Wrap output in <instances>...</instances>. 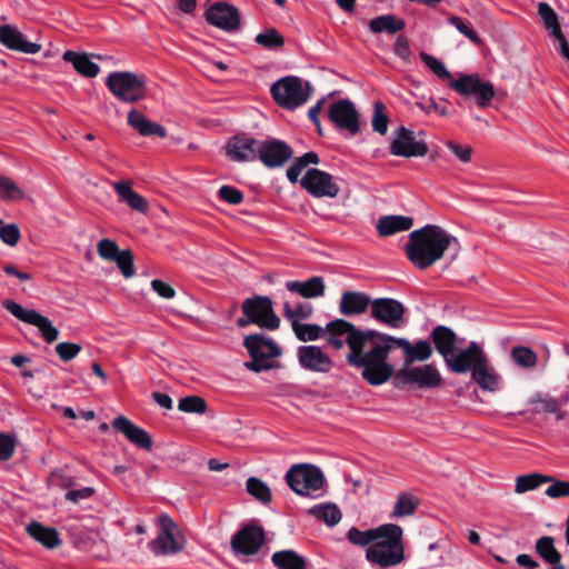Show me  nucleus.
I'll return each instance as SVG.
<instances>
[{
    "instance_id": "29",
    "label": "nucleus",
    "mask_w": 569,
    "mask_h": 569,
    "mask_svg": "<svg viewBox=\"0 0 569 569\" xmlns=\"http://www.w3.org/2000/svg\"><path fill=\"white\" fill-rule=\"evenodd\" d=\"M286 288L290 292L300 295L303 298H319L325 295V282L321 277H312L306 281H287Z\"/></svg>"
},
{
    "instance_id": "42",
    "label": "nucleus",
    "mask_w": 569,
    "mask_h": 569,
    "mask_svg": "<svg viewBox=\"0 0 569 569\" xmlns=\"http://www.w3.org/2000/svg\"><path fill=\"white\" fill-rule=\"evenodd\" d=\"M417 507H418V501L415 500L411 495L399 493L397 497V500L393 505L390 518L398 519V518L411 516L415 513Z\"/></svg>"
},
{
    "instance_id": "41",
    "label": "nucleus",
    "mask_w": 569,
    "mask_h": 569,
    "mask_svg": "<svg viewBox=\"0 0 569 569\" xmlns=\"http://www.w3.org/2000/svg\"><path fill=\"white\" fill-rule=\"evenodd\" d=\"M291 327L296 337L303 342L315 341L325 337V328L315 323L293 321Z\"/></svg>"
},
{
    "instance_id": "6",
    "label": "nucleus",
    "mask_w": 569,
    "mask_h": 569,
    "mask_svg": "<svg viewBox=\"0 0 569 569\" xmlns=\"http://www.w3.org/2000/svg\"><path fill=\"white\" fill-rule=\"evenodd\" d=\"M288 486L300 496L319 498L325 493L326 480L322 471L312 465L292 466L286 473Z\"/></svg>"
},
{
    "instance_id": "62",
    "label": "nucleus",
    "mask_w": 569,
    "mask_h": 569,
    "mask_svg": "<svg viewBox=\"0 0 569 569\" xmlns=\"http://www.w3.org/2000/svg\"><path fill=\"white\" fill-rule=\"evenodd\" d=\"M393 51H395V53L399 58H401L403 60H409L410 59L411 49H410V46H409V41H408V39L405 36H399L396 39V42H395V46H393Z\"/></svg>"
},
{
    "instance_id": "25",
    "label": "nucleus",
    "mask_w": 569,
    "mask_h": 569,
    "mask_svg": "<svg viewBox=\"0 0 569 569\" xmlns=\"http://www.w3.org/2000/svg\"><path fill=\"white\" fill-rule=\"evenodd\" d=\"M371 303V298L365 292L345 291L339 301V312L346 317L361 315Z\"/></svg>"
},
{
    "instance_id": "35",
    "label": "nucleus",
    "mask_w": 569,
    "mask_h": 569,
    "mask_svg": "<svg viewBox=\"0 0 569 569\" xmlns=\"http://www.w3.org/2000/svg\"><path fill=\"white\" fill-rule=\"evenodd\" d=\"M27 532L30 537L49 549L58 547L61 542L59 533L54 528L42 526L39 522H31L27 527Z\"/></svg>"
},
{
    "instance_id": "18",
    "label": "nucleus",
    "mask_w": 569,
    "mask_h": 569,
    "mask_svg": "<svg viewBox=\"0 0 569 569\" xmlns=\"http://www.w3.org/2000/svg\"><path fill=\"white\" fill-rule=\"evenodd\" d=\"M206 20L224 31H234L240 27V16L237 8L224 2L212 4L206 12Z\"/></svg>"
},
{
    "instance_id": "24",
    "label": "nucleus",
    "mask_w": 569,
    "mask_h": 569,
    "mask_svg": "<svg viewBox=\"0 0 569 569\" xmlns=\"http://www.w3.org/2000/svg\"><path fill=\"white\" fill-rule=\"evenodd\" d=\"M112 427L120 433H122L131 443L139 448L149 450L152 446V441L147 431L136 426L132 421L123 416L117 417L112 421Z\"/></svg>"
},
{
    "instance_id": "54",
    "label": "nucleus",
    "mask_w": 569,
    "mask_h": 569,
    "mask_svg": "<svg viewBox=\"0 0 569 569\" xmlns=\"http://www.w3.org/2000/svg\"><path fill=\"white\" fill-rule=\"evenodd\" d=\"M448 22L457 28V30L466 36L468 39H470L472 42L478 43L480 41L479 34L477 31L471 27V24L456 16H452L448 19Z\"/></svg>"
},
{
    "instance_id": "1",
    "label": "nucleus",
    "mask_w": 569,
    "mask_h": 569,
    "mask_svg": "<svg viewBox=\"0 0 569 569\" xmlns=\"http://www.w3.org/2000/svg\"><path fill=\"white\" fill-rule=\"evenodd\" d=\"M325 337L328 345L336 350L348 346V363L361 369L362 378L369 383L370 372L373 367H378L377 360L383 350L385 339L381 333L373 330L361 331L347 320L336 319L327 323Z\"/></svg>"
},
{
    "instance_id": "61",
    "label": "nucleus",
    "mask_w": 569,
    "mask_h": 569,
    "mask_svg": "<svg viewBox=\"0 0 569 569\" xmlns=\"http://www.w3.org/2000/svg\"><path fill=\"white\" fill-rule=\"evenodd\" d=\"M451 152L462 162H468L471 158L472 149L470 146H463L453 141L447 143Z\"/></svg>"
},
{
    "instance_id": "57",
    "label": "nucleus",
    "mask_w": 569,
    "mask_h": 569,
    "mask_svg": "<svg viewBox=\"0 0 569 569\" xmlns=\"http://www.w3.org/2000/svg\"><path fill=\"white\" fill-rule=\"evenodd\" d=\"M0 239L10 247L17 246L20 240V230L16 223H9L0 227Z\"/></svg>"
},
{
    "instance_id": "36",
    "label": "nucleus",
    "mask_w": 569,
    "mask_h": 569,
    "mask_svg": "<svg viewBox=\"0 0 569 569\" xmlns=\"http://www.w3.org/2000/svg\"><path fill=\"white\" fill-rule=\"evenodd\" d=\"M292 183L299 181L302 189L310 194L322 198H333L339 192V187L333 180H290Z\"/></svg>"
},
{
    "instance_id": "30",
    "label": "nucleus",
    "mask_w": 569,
    "mask_h": 569,
    "mask_svg": "<svg viewBox=\"0 0 569 569\" xmlns=\"http://www.w3.org/2000/svg\"><path fill=\"white\" fill-rule=\"evenodd\" d=\"M113 188L118 193L121 201L126 202L131 209L137 210L139 212H147L148 202L146 199L133 191L131 184L126 180H119L114 182Z\"/></svg>"
},
{
    "instance_id": "33",
    "label": "nucleus",
    "mask_w": 569,
    "mask_h": 569,
    "mask_svg": "<svg viewBox=\"0 0 569 569\" xmlns=\"http://www.w3.org/2000/svg\"><path fill=\"white\" fill-rule=\"evenodd\" d=\"M431 338L436 350L443 357L445 360L452 355L455 351L457 338L451 329L443 326H438L432 330Z\"/></svg>"
},
{
    "instance_id": "14",
    "label": "nucleus",
    "mask_w": 569,
    "mask_h": 569,
    "mask_svg": "<svg viewBox=\"0 0 569 569\" xmlns=\"http://www.w3.org/2000/svg\"><path fill=\"white\" fill-rule=\"evenodd\" d=\"M299 366L307 371L328 373L333 368L331 357L319 346L306 345L297 349Z\"/></svg>"
},
{
    "instance_id": "21",
    "label": "nucleus",
    "mask_w": 569,
    "mask_h": 569,
    "mask_svg": "<svg viewBox=\"0 0 569 569\" xmlns=\"http://www.w3.org/2000/svg\"><path fill=\"white\" fill-rule=\"evenodd\" d=\"M0 42L9 50L28 54H34L41 50L39 43L28 41L23 33L11 24H1Z\"/></svg>"
},
{
    "instance_id": "11",
    "label": "nucleus",
    "mask_w": 569,
    "mask_h": 569,
    "mask_svg": "<svg viewBox=\"0 0 569 569\" xmlns=\"http://www.w3.org/2000/svg\"><path fill=\"white\" fill-rule=\"evenodd\" d=\"M423 136V131L416 133L406 127H400L391 142L390 152L403 158L425 157L429 148Z\"/></svg>"
},
{
    "instance_id": "53",
    "label": "nucleus",
    "mask_w": 569,
    "mask_h": 569,
    "mask_svg": "<svg viewBox=\"0 0 569 569\" xmlns=\"http://www.w3.org/2000/svg\"><path fill=\"white\" fill-rule=\"evenodd\" d=\"M124 278L134 276L133 256L130 250H122L113 260Z\"/></svg>"
},
{
    "instance_id": "4",
    "label": "nucleus",
    "mask_w": 569,
    "mask_h": 569,
    "mask_svg": "<svg viewBox=\"0 0 569 569\" xmlns=\"http://www.w3.org/2000/svg\"><path fill=\"white\" fill-rule=\"evenodd\" d=\"M381 338L385 339V345L382 346L383 350L380 352V358L377 360L379 361V367H373V370L370 372L372 373L369 379V385L371 386H380L387 382L393 375L395 368L387 359L389 352L395 347L402 349L406 365H410L415 361H425L432 355L431 345L426 340H418L411 343L405 338H395L385 333H381Z\"/></svg>"
},
{
    "instance_id": "64",
    "label": "nucleus",
    "mask_w": 569,
    "mask_h": 569,
    "mask_svg": "<svg viewBox=\"0 0 569 569\" xmlns=\"http://www.w3.org/2000/svg\"><path fill=\"white\" fill-rule=\"evenodd\" d=\"M94 493L93 488L83 487L76 490H69L66 493V499L72 502H79L81 500L89 499Z\"/></svg>"
},
{
    "instance_id": "43",
    "label": "nucleus",
    "mask_w": 569,
    "mask_h": 569,
    "mask_svg": "<svg viewBox=\"0 0 569 569\" xmlns=\"http://www.w3.org/2000/svg\"><path fill=\"white\" fill-rule=\"evenodd\" d=\"M320 161L319 156L315 151H309L297 157L291 166L288 168L286 178H299V176L308 169L310 164H318Z\"/></svg>"
},
{
    "instance_id": "51",
    "label": "nucleus",
    "mask_w": 569,
    "mask_h": 569,
    "mask_svg": "<svg viewBox=\"0 0 569 569\" xmlns=\"http://www.w3.org/2000/svg\"><path fill=\"white\" fill-rule=\"evenodd\" d=\"M284 317L293 323V321H299L300 319H307L312 313V306L308 302H302L297 305L296 308H292L289 302H284L283 305Z\"/></svg>"
},
{
    "instance_id": "10",
    "label": "nucleus",
    "mask_w": 569,
    "mask_h": 569,
    "mask_svg": "<svg viewBox=\"0 0 569 569\" xmlns=\"http://www.w3.org/2000/svg\"><path fill=\"white\" fill-rule=\"evenodd\" d=\"M159 533L152 541V551L157 555H172L183 548L184 539L178 525L166 513L158 517Z\"/></svg>"
},
{
    "instance_id": "3",
    "label": "nucleus",
    "mask_w": 569,
    "mask_h": 569,
    "mask_svg": "<svg viewBox=\"0 0 569 569\" xmlns=\"http://www.w3.org/2000/svg\"><path fill=\"white\" fill-rule=\"evenodd\" d=\"M456 238L439 226L428 224L410 233L406 246L408 259L419 269L438 261Z\"/></svg>"
},
{
    "instance_id": "2",
    "label": "nucleus",
    "mask_w": 569,
    "mask_h": 569,
    "mask_svg": "<svg viewBox=\"0 0 569 569\" xmlns=\"http://www.w3.org/2000/svg\"><path fill=\"white\" fill-rule=\"evenodd\" d=\"M347 537L353 545L367 547L366 559L377 568H393L407 559L403 529L399 525L383 523L368 530L352 527Z\"/></svg>"
},
{
    "instance_id": "5",
    "label": "nucleus",
    "mask_w": 569,
    "mask_h": 569,
    "mask_svg": "<svg viewBox=\"0 0 569 569\" xmlns=\"http://www.w3.org/2000/svg\"><path fill=\"white\" fill-rule=\"evenodd\" d=\"M243 346L251 357L250 361L244 362V367L253 372L274 368V359L282 355L280 346L263 333L247 336Z\"/></svg>"
},
{
    "instance_id": "59",
    "label": "nucleus",
    "mask_w": 569,
    "mask_h": 569,
    "mask_svg": "<svg viewBox=\"0 0 569 569\" xmlns=\"http://www.w3.org/2000/svg\"><path fill=\"white\" fill-rule=\"evenodd\" d=\"M552 483L546 489V495L550 498L569 497V481H551Z\"/></svg>"
},
{
    "instance_id": "17",
    "label": "nucleus",
    "mask_w": 569,
    "mask_h": 569,
    "mask_svg": "<svg viewBox=\"0 0 569 569\" xmlns=\"http://www.w3.org/2000/svg\"><path fill=\"white\" fill-rule=\"evenodd\" d=\"M292 148L281 140H266L258 147V158L268 168H281L292 158Z\"/></svg>"
},
{
    "instance_id": "40",
    "label": "nucleus",
    "mask_w": 569,
    "mask_h": 569,
    "mask_svg": "<svg viewBox=\"0 0 569 569\" xmlns=\"http://www.w3.org/2000/svg\"><path fill=\"white\" fill-rule=\"evenodd\" d=\"M271 559L278 569H305V559L293 550L277 551Z\"/></svg>"
},
{
    "instance_id": "56",
    "label": "nucleus",
    "mask_w": 569,
    "mask_h": 569,
    "mask_svg": "<svg viewBox=\"0 0 569 569\" xmlns=\"http://www.w3.org/2000/svg\"><path fill=\"white\" fill-rule=\"evenodd\" d=\"M56 352L59 356V358L68 362L72 359H74L81 351V346L74 342H59L56 345Z\"/></svg>"
},
{
    "instance_id": "12",
    "label": "nucleus",
    "mask_w": 569,
    "mask_h": 569,
    "mask_svg": "<svg viewBox=\"0 0 569 569\" xmlns=\"http://www.w3.org/2000/svg\"><path fill=\"white\" fill-rule=\"evenodd\" d=\"M242 312L260 328L276 330L280 326V318L274 313L272 301L268 297L257 296L246 299L242 303Z\"/></svg>"
},
{
    "instance_id": "38",
    "label": "nucleus",
    "mask_w": 569,
    "mask_h": 569,
    "mask_svg": "<svg viewBox=\"0 0 569 569\" xmlns=\"http://www.w3.org/2000/svg\"><path fill=\"white\" fill-rule=\"evenodd\" d=\"M536 552L541 559L551 566L558 565L561 561V555L555 547L552 537L545 536L539 538L535 545Z\"/></svg>"
},
{
    "instance_id": "45",
    "label": "nucleus",
    "mask_w": 569,
    "mask_h": 569,
    "mask_svg": "<svg viewBox=\"0 0 569 569\" xmlns=\"http://www.w3.org/2000/svg\"><path fill=\"white\" fill-rule=\"evenodd\" d=\"M246 489L249 495L254 497L263 505H268L272 499L270 488L259 478L250 477L246 482Z\"/></svg>"
},
{
    "instance_id": "26",
    "label": "nucleus",
    "mask_w": 569,
    "mask_h": 569,
    "mask_svg": "<svg viewBox=\"0 0 569 569\" xmlns=\"http://www.w3.org/2000/svg\"><path fill=\"white\" fill-rule=\"evenodd\" d=\"M128 124L134 129L142 137L157 136L159 138H166V129L153 121L147 119V117L137 109H131L127 116Z\"/></svg>"
},
{
    "instance_id": "16",
    "label": "nucleus",
    "mask_w": 569,
    "mask_h": 569,
    "mask_svg": "<svg viewBox=\"0 0 569 569\" xmlns=\"http://www.w3.org/2000/svg\"><path fill=\"white\" fill-rule=\"evenodd\" d=\"M405 308L402 303L391 298L372 300L371 316L375 320L391 328H399L403 323Z\"/></svg>"
},
{
    "instance_id": "58",
    "label": "nucleus",
    "mask_w": 569,
    "mask_h": 569,
    "mask_svg": "<svg viewBox=\"0 0 569 569\" xmlns=\"http://www.w3.org/2000/svg\"><path fill=\"white\" fill-rule=\"evenodd\" d=\"M16 449V438L0 432V461L9 460Z\"/></svg>"
},
{
    "instance_id": "28",
    "label": "nucleus",
    "mask_w": 569,
    "mask_h": 569,
    "mask_svg": "<svg viewBox=\"0 0 569 569\" xmlns=\"http://www.w3.org/2000/svg\"><path fill=\"white\" fill-rule=\"evenodd\" d=\"M472 378L482 390L493 392L500 388V376L488 365L486 358L473 367Z\"/></svg>"
},
{
    "instance_id": "9",
    "label": "nucleus",
    "mask_w": 569,
    "mask_h": 569,
    "mask_svg": "<svg viewBox=\"0 0 569 569\" xmlns=\"http://www.w3.org/2000/svg\"><path fill=\"white\" fill-rule=\"evenodd\" d=\"M449 88L465 98H475L479 108L489 107L495 97V89L490 81L483 80L478 73L460 74L448 83Z\"/></svg>"
},
{
    "instance_id": "48",
    "label": "nucleus",
    "mask_w": 569,
    "mask_h": 569,
    "mask_svg": "<svg viewBox=\"0 0 569 569\" xmlns=\"http://www.w3.org/2000/svg\"><path fill=\"white\" fill-rule=\"evenodd\" d=\"M254 41L266 49L281 48L284 44V38L274 28L258 33Z\"/></svg>"
},
{
    "instance_id": "22",
    "label": "nucleus",
    "mask_w": 569,
    "mask_h": 569,
    "mask_svg": "<svg viewBox=\"0 0 569 569\" xmlns=\"http://www.w3.org/2000/svg\"><path fill=\"white\" fill-rule=\"evenodd\" d=\"M264 541L263 530L259 527H244L231 540L236 553L254 555Z\"/></svg>"
},
{
    "instance_id": "63",
    "label": "nucleus",
    "mask_w": 569,
    "mask_h": 569,
    "mask_svg": "<svg viewBox=\"0 0 569 569\" xmlns=\"http://www.w3.org/2000/svg\"><path fill=\"white\" fill-rule=\"evenodd\" d=\"M151 288L154 292H157L161 298L171 299L174 297V289L167 282L162 280H152Z\"/></svg>"
},
{
    "instance_id": "39",
    "label": "nucleus",
    "mask_w": 569,
    "mask_h": 569,
    "mask_svg": "<svg viewBox=\"0 0 569 569\" xmlns=\"http://www.w3.org/2000/svg\"><path fill=\"white\" fill-rule=\"evenodd\" d=\"M551 481L552 477L541 473L521 475L516 478L515 492L521 495Z\"/></svg>"
},
{
    "instance_id": "49",
    "label": "nucleus",
    "mask_w": 569,
    "mask_h": 569,
    "mask_svg": "<svg viewBox=\"0 0 569 569\" xmlns=\"http://www.w3.org/2000/svg\"><path fill=\"white\" fill-rule=\"evenodd\" d=\"M511 358L518 366L523 368H533L537 363V355L527 347L512 348Z\"/></svg>"
},
{
    "instance_id": "15",
    "label": "nucleus",
    "mask_w": 569,
    "mask_h": 569,
    "mask_svg": "<svg viewBox=\"0 0 569 569\" xmlns=\"http://www.w3.org/2000/svg\"><path fill=\"white\" fill-rule=\"evenodd\" d=\"M329 120L339 129L356 134L359 131V113L348 99L333 102L328 110Z\"/></svg>"
},
{
    "instance_id": "60",
    "label": "nucleus",
    "mask_w": 569,
    "mask_h": 569,
    "mask_svg": "<svg viewBox=\"0 0 569 569\" xmlns=\"http://www.w3.org/2000/svg\"><path fill=\"white\" fill-rule=\"evenodd\" d=\"M219 197L230 203V204H238L242 201V193L241 191H239L238 189H236L234 187H230V186H222L220 189H219Z\"/></svg>"
},
{
    "instance_id": "44",
    "label": "nucleus",
    "mask_w": 569,
    "mask_h": 569,
    "mask_svg": "<svg viewBox=\"0 0 569 569\" xmlns=\"http://www.w3.org/2000/svg\"><path fill=\"white\" fill-rule=\"evenodd\" d=\"M0 199L4 201H20L29 199L28 191L16 180H0Z\"/></svg>"
},
{
    "instance_id": "37",
    "label": "nucleus",
    "mask_w": 569,
    "mask_h": 569,
    "mask_svg": "<svg viewBox=\"0 0 569 569\" xmlns=\"http://www.w3.org/2000/svg\"><path fill=\"white\" fill-rule=\"evenodd\" d=\"M308 513L329 527L338 525L342 517L340 509L333 503L316 505L308 510Z\"/></svg>"
},
{
    "instance_id": "20",
    "label": "nucleus",
    "mask_w": 569,
    "mask_h": 569,
    "mask_svg": "<svg viewBox=\"0 0 569 569\" xmlns=\"http://www.w3.org/2000/svg\"><path fill=\"white\" fill-rule=\"evenodd\" d=\"M486 357L477 342H471L465 350L452 352L445 362L448 368L455 373H465L469 371Z\"/></svg>"
},
{
    "instance_id": "46",
    "label": "nucleus",
    "mask_w": 569,
    "mask_h": 569,
    "mask_svg": "<svg viewBox=\"0 0 569 569\" xmlns=\"http://www.w3.org/2000/svg\"><path fill=\"white\" fill-rule=\"evenodd\" d=\"M538 13L543 21L546 29L550 30L551 36L560 34L561 27L556 11L546 2L538 3Z\"/></svg>"
},
{
    "instance_id": "19",
    "label": "nucleus",
    "mask_w": 569,
    "mask_h": 569,
    "mask_svg": "<svg viewBox=\"0 0 569 569\" xmlns=\"http://www.w3.org/2000/svg\"><path fill=\"white\" fill-rule=\"evenodd\" d=\"M401 378L419 388H437L441 383V375L433 365L408 367L400 371Z\"/></svg>"
},
{
    "instance_id": "13",
    "label": "nucleus",
    "mask_w": 569,
    "mask_h": 569,
    "mask_svg": "<svg viewBox=\"0 0 569 569\" xmlns=\"http://www.w3.org/2000/svg\"><path fill=\"white\" fill-rule=\"evenodd\" d=\"M3 307L17 319L37 327L46 342L51 343L58 339L59 331L52 322L33 309H26L21 305L7 300Z\"/></svg>"
},
{
    "instance_id": "52",
    "label": "nucleus",
    "mask_w": 569,
    "mask_h": 569,
    "mask_svg": "<svg viewBox=\"0 0 569 569\" xmlns=\"http://www.w3.org/2000/svg\"><path fill=\"white\" fill-rule=\"evenodd\" d=\"M178 409L189 413H204L207 405L201 397L188 396L179 400Z\"/></svg>"
},
{
    "instance_id": "55",
    "label": "nucleus",
    "mask_w": 569,
    "mask_h": 569,
    "mask_svg": "<svg viewBox=\"0 0 569 569\" xmlns=\"http://www.w3.org/2000/svg\"><path fill=\"white\" fill-rule=\"evenodd\" d=\"M97 251L102 259L109 261H113L121 253L118 244L114 241L107 238L98 242Z\"/></svg>"
},
{
    "instance_id": "47",
    "label": "nucleus",
    "mask_w": 569,
    "mask_h": 569,
    "mask_svg": "<svg viewBox=\"0 0 569 569\" xmlns=\"http://www.w3.org/2000/svg\"><path fill=\"white\" fill-rule=\"evenodd\" d=\"M420 59L421 61L441 80H447L448 83L451 82V80H455L450 71L446 68V66L435 58L433 56L427 53V52H420Z\"/></svg>"
},
{
    "instance_id": "31",
    "label": "nucleus",
    "mask_w": 569,
    "mask_h": 569,
    "mask_svg": "<svg viewBox=\"0 0 569 569\" xmlns=\"http://www.w3.org/2000/svg\"><path fill=\"white\" fill-rule=\"evenodd\" d=\"M62 59L70 62L78 73L87 78H94L100 71V67L92 62L86 53L67 50Z\"/></svg>"
},
{
    "instance_id": "23",
    "label": "nucleus",
    "mask_w": 569,
    "mask_h": 569,
    "mask_svg": "<svg viewBox=\"0 0 569 569\" xmlns=\"http://www.w3.org/2000/svg\"><path fill=\"white\" fill-rule=\"evenodd\" d=\"M260 143L251 137L234 136L227 146V156L234 161H249L258 157V147Z\"/></svg>"
},
{
    "instance_id": "50",
    "label": "nucleus",
    "mask_w": 569,
    "mask_h": 569,
    "mask_svg": "<svg viewBox=\"0 0 569 569\" xmlns=\"http://www.w3.org/2000/svg\"><path fill=\"white\" fill-rule=\"evenodd\" d=\"M385 110L386 107L381 101L375 102L371 124L373 130L382 136L387 133L389 123V117Z\"/></svg>"
},
{
    "instance_id": "32",
    "label": "nucleus",
    "mask_w": 569,
    "mask_h": 569,
    "mask_svg": "<svg viewBox=\"0 0 569 569\" xmlns=\"http://www.w3.org/2000/svg\"><path fill=\"white\" fill-rule=\"evenodd\" d=\"M412 219L405 216H385L377 222V230L381 237L392 236L400 231H407L412 227Z\"/></svg>"
},
{
    "instance_id": "27",
    "label": "nucleus",
    "mask_w": 569,
    "mask_h": 569,
    "mask_svg": "<svg viewBox=\"0 0 569 569\" xmlns=\"http://www.w3.org/2000/svg\"><path fill=\"white\" fill-rule=\"evenodd\" d=\"M569 401V395H562L559 398L542 396L541 393L535 395L530 400V405H535L533 411L536 413L547 412L556 416L557 420H563L566 412L561 406Z\"/></svg>"
},
{
    "instance_id": "7",
    "label": "nucleus",
    "mask_w": 569,
    "mask_h": 569,
    "mask_svg": "<svg viewBox=\"0 0 569 569\" xmlns=\"http://www.w3.org/2000/svg\"><path fill=\"white\" fill-rule=\"evenodd\" d=\"M106 86L124 103H136L147 96L146 78L130 71H114L108 74Z\"/></svg>"
},
{
    "instance_id": "34",
    "label": "nucleus",
    "mask_w": 569,
    "mask_h": 569,
    "mask_svg": "<svg viewBox=\"0 0 569 569\" xmlns=\"http://www.w3.org/2000/svg\"><path fill=\"white\" fill-rule=\"evenodd\" d=\"M405 28V20L396 17L395 14L379 16L369 21V29L373 33L395 34L402 31Z\"/></svg>"
},
{
    "instance_id": "8",
    "label": "nucleus",
    "mask_w": 569,
    "mask_h": 569,
    "mask_svg": "<svg viewBox=\"0 0 569 569\" xmlns=\"http://www.w3.org/2000/svg\"><path fill=\"white\" fill-rule=\"evenodd\" d=\"M270 92L278 106L293 110L308 100L310 88L308 83L303 86L298 77L289 76L276 81Z\"/></svg>"
}]
</instances>
